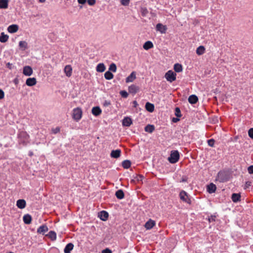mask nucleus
Listing matches in <instances>:
<instances>
[{
	"label": "nucleus",
	"instance_id": "obj_18",
	"mask_svg": "<svg viewBox=\"0 0 253 253\" xmlns=\"http://www.w3.org/2000/svg\"><path fill=\"white\" fill-rule=\"evenodd\" d=\"M216 189V187L215 184L212 183H210L209 185H207V191L210 193L212 194L215 192Z\"/></svg>",
	"mask_w": 253,
	"mask_h": 253
},
{
	"label": "nucleus",
	"instance_id": "obj_59",
	"mask_svg": "<svg viewBox=\"0 0 253 253\" xmlns=\"http://www.w3.org/2000/svg\"><path fill=\"white\" fill-rule=\"evenodd\" d=\"M133 107H136L138 105V103H137L136 101H133Z\"/></svg>",
	"mask_w": 253,
	"mask_h": 253
},
{
	"label": "nucleus",
	"instance_id": "obj_45",
	"mask_svg": "<svg viewBox=\"0 0 253 253\" xmlns=\"http://www.w3.org/2000/svg\"><path fill=\"white\" fill-rule=\"evenodd\" d=\"M214 140L213 139H210L208 140V145L211 147H213L214 144Z\"/></svg>",
	"mask_w": 253,
	"mask_h": 253
},
{
	"label": "nucleus",
	"instance_id": "obj_48",
	"mask_svg": "<svg viewBox=\"0 0 253 253\" xmlns=\"http://www.w3.org/2000/svg\"><path fill=\"white\" fill-rule=\"evenodd\" d=\"M249 136L252 139H253V128H250L248 131Z\"/></svg>",
	"mask_w": 253,
	"mask_h": 253
},
{
	"label": "nucleus",
	"instance_id": "obj_43",
	"mask_svg": "<svg viewBox=\"0 0 253 253\" xmlns=\"http://www.w3.org/2000/svg\"><path fill=\"white\" fill-rule=\"evenodd\" d=\"M120 94L123 98H127L128 95V93L126 90H121L120 92Z\"/></svg>",
	"mask_w": 253,
	"mask_h": 253
},
{
	"label": "nucleus",
	"instance_id": "obj_22",
	"mask_svg": "<svg viewBox=\"0 0 253 253\" xmlns=\"http://www.w3.org/2000/svg\"><path fill=\"white\" fill-rule=\"evenodd\" d=\"M64 72L68 77L72 75V68L71 65H66L64 68Z\"/></svg>",
	"mask_w": 253,
	"mask_h": 253
},
{
	"label": "nucleus",
	"instance_id": "obj_4",
	"mask_svg": "<svg viewBox=\"0 0 253 253\" xmlns=\"http://www.w3.org/2000/svg\"><path fill=\"white\" fill-rule=\"evenodd\" d=\"M83 114L82 110L80 107L74 108L73 110L72 118L77 122L82 118Z\"/></svg>",
	"mask_w": 253,
	"mask_h": 253
},
{
	"label": "nucleus",
	"instance_id": "obj_36",
	"mask_svg": "<svg viewBox=\"0 0 253 253\" xmlns=\"http://www.w3.org/2000/svg\"><path fill=\"white\" fill-rule=\"evenodd\" d=\"M104 77L105 79L110 80L113 78L114 75L110 71H108L104 74Z\"/></svg>",
	"mask_w": 253,
	"mask_h": 253
},
{
	"label": "nucleus",
	"instance_id": "obj_25",
	"mask_svg": "<svg viewBox=\"0 0 253 253\" xmlns=\"http://www.w3.org/2000/svg\"><path fill=\"white\" fill-rule=\"evenodd\" d=\"M241 195L239 193H233L231 196V199L234 203H237L240 201Z\"/></svg>",
	"mask_w": 253,
	"mask_h": 253
},
{
	"label": "nucleus",
	"instance_id": "obj_44",
	"mask_svg": "<svg viewBox=\"0 0 253 253\" xmlns=\"http://www.w3.org/2000/svg\"><path fill=\"white\" fill-rule=\"evenodd\" d=\"M216 216L215 215H211L208 217V220L210 222H214L215 221Z\"/></svg>",
	"mask_w": 253,
	"mask_h": 253
},
{
	"label": "nucleus",
	"instance_id": "obj_27",
	"mask_svg": "<svg viewBox=\"0 0 253 253\" xmlns=\"http://www.w3.org/2000/svg\"><path fill=\"white\" fill-rule=\"evenodd\" d=\"M136 78V75L134 72H132L126 79V83L132 82Z\"/></svg>",
	"mask_w": 253,
	"mask_h": 253
},
{
	"label": "nucleus",
	"instance_id": "obj_57",
	"mask_svg": "<svg viewBox=\"0 0 253 253\" xmlns=\"http://www.w3.org/2000/svg\"><path fill=\"white\" fill-rule=\"evenodd\" d=\"M78 2L80 4H84L86 3V0H78Z\"/></svg>",
	"mask_w": 253,
	"mask_h": 253
},
{
	"label": "nucleus",
	"instance_id": "obj_63",
	"mask_svg": "<svg viewBox=\"0 0 253 253\" xmlns=\"http://www.w3.org/2000/svg\"><path fill=\"white\" fill-rule=\"evenodd\" d=\"M130 253V252H128V253Z\"/></svg>",
	"mask_w": 253,
	"mask_h": 253
},
{
	"label": "nucleus",
	"instance_id": "obj_23",
	"mask_svg": "<svg viewBox=\"0 0 253 253\" xmlns=\"http://www.w3.org/2000/svg\"><path fill=\"white\" fill-rule=\"evenodd\" d=\"M32 219V216L29 214H25L23 217V221L26 224H30L31 223Z\"/></svg>",
	"mask_w": 253,
	"mask_h": 253
},
{
	"label": "nucleus",
	"instance_id": "obj_9",
	"mask_svg": "<svg viewBox=\"0 0 253 253\" xmlns=\"http://www.w3.org/2000/svg\"><path fill=\"white\" fill-rule=\"evenodd\" d=\"M128 90L129 93L134 94L139 90V87L135 84H131L128 87Z\"/></svg>",
	"mask_w": 253,
	"mask_h": 253
},
{
	"label": "nucleus",
	"instance_id": "obj_55",
	"mask_svg": "<svg viewBox=\"0 0 253 253\" xmlns=\"http://www.w3.org/2000/svg\"><path fill=\"white\" fill-rule=\"evenodd\" d=\"M6 66L7 68H9V69H12L13 66L12 63H10L9 62L7 63L6 65Z\"/></svg>",
	"mask_w": 253,
	"mask_h": 253
},
{
	"label": "nucleus",
	"instance_id": "obj_31",
	"mask_svg": "<svg viewBox=\"0 0 253 253\" xmlns=\"http://www.w3.org/2000/svg\"><path fill=\"white\" fill-rule=\"evenodd\" d=\"M153 47V44L151 41L146 42L143 45V47L145 50H148Z\"/></svg>",
	"mask_w": 253,
	"mask_h": 253
},
{
	"label": "nucleus",
	"instance_id": "obj_56",
	"mask_svg": "<svg viewBox=\"0 0 253 253\" xmlns=\"http://www.w3.org/2000/svg\"><path fill=\"white\" fill-rule=\"evenodd\" d=\"M187 179H188V178L186 176H184L182 177L181 179L180 180V182H185L187 181Z\"/></svg>",
	"mask_w": 253,
	"mask_h": 253
},
{
	"label": "nucleus",
	"instance_id": "obj_39",
	"mask_svg": "<svg viewBox=\"0 0 253 253\" xmlns=\"http://www.w3.org/2000/svg\"><path fill=\"white\" fill-rule=\"evenodd\" d=\"M134 180H136L138 182L142 181L143 179L144 178V176L140 174H135L133 176Z\"/></svg>",
	"mask_w": 253,
	"mask_h": 253
},
{
	"label": "nucleus",
	"instance_id": "obj_41",
	"mask_svg": "<svg viewBox=\"0 0 253 253\" xmlns=\"http://www.w3.org/2000/svg\"><path fill=\"white\" fill-rule=\"evenodd\" d=\"M141 12L143 16H146L148 13V10L146 7H141Z\"/></svg>",
	"mask_w": 253,
	"mask_h": 253
},
{
	"label": "nucleus",
	"instance_id": "obj_40",
	"mask_svg": "<svg viewBox=\"0 0 253 253\" xmlns=\"http://www.w3.org/2000/svg\"><path fill=\"white\" fill-rule=\"evenodd\" d=\"M109 71H111L113 72H116L117 70V66L114 63L110 64L109 68Z\"/></svg>",
	"mask_w": 253,
	"mask_h": 253
},
{
	"label": "nucleus",
	"instance_id": "obj_61",
	"mask_svg": "<svg viewBox=\"0 0 253 253\" xmlns=\"http://www.w3.org/2000/svg\"><path fill=\"white\" fill-rule=\"evenodd\" d=\"M40 2H44L45 1V0H39Z\"/></svg>",
	"mask_w": 253,
	"mask_h": 253
},
{
	"label": "nucleus",
	"instance_id": "obj_3",
	"mask_svg": "<svg viewBox=\"0 0 253 253\" xmlns=\"http://www.w3.org/2000/svg\"><path fill=\"white\" fill-rule=\"evenodd\" d=\"M216 179L221 183L225 182L229 180V175L225 171L220 170L218 172Z\"/></svg>",
	"mask_w": 253,
	"mask_h": 253
},
{
	"label": "nucleus",
	"instance_id": "obj_6",
	"mask_svg": "<svg viewBox=\"0 0 253 253\" xmlns=\"http://www.w3.org/2000/svg\"><path fill=\"white\" fill-rule=\"evenodd\" d=\"M180 199L183 202L188 204H191V199L189 198L187 192L184 190H182L179 193Z\"/></svg>",
	"mask_w": 253,
	"mask_h": 253
},
{
	"label": "nucleus",
	"instance_id": "obj_2",
	"mask_svg": "<svg viewBox=\"0 0 253 253\" xmlns=\"http://www.w3.org/2000/svg\"><path fill=\"white\" fill-rule=\"evenodd\" d=\"M179 159V153L177 150H172L171 151L170 156L168 158V161L171 164H175L178 161Z\"/></svg>",
	"mask_w": 253,
	"mask_h": 253
},
{
	"label": "nucleus",
	"instance_id": "obj_47",
	"mask_svg": "<svg viewBox=\"0 0 253 253\" xmlns=\"http://www.w3.org/2000/svg\"><path fill=\"white\" fill-rule=\"evenodd\" d=\"M86 1L89 5L92 6L95 4L96 0H86Z\"/></svg>",
	"mask_w": 253,
	"mask_h": 253
},
{
	"label": "nucleus",
	"instance_id": "obj_51",
	"mask_svg": "<svg viewBox=\"0 0 253 253\" xmlns=\"http://www.w3.org/2000/svg\"><path fill=\"white\" fill-rule=\"evenodd\" d=\"M102 253H112V252L109 248H106L102 251Z\"/></svg>",
	"mask_w": 253,
	"mask_h": 253
},
{
	"label": "nucleus",
	"instance_id": "obj_34",
	"mask_svg": "<svg viewBox=\"0 0 253 253\" xmlns=\"http://www.w3.org/2000/svg\"><path fill=\"white\" fill-rule=\"evenodd\" d=\"M122 165L124 169H127L131 166V162L128 160H125L122 162Z\"/></svg>",
	"mask_w": 253,
	"mask_h": 253
},
{
	"label": "nucleus",
	"instance_id": "obj_15",
	"mask_svg": "<svg viewBox=\"0 0 253 253\" xmlns=\"http://www.w3.org/2000/svg\"><path fill=\"white\" fill-rule=\"evenodd\" d=\"M19 27L17 25L12 24L8 26L7 31L10 33H14L18 30Z\"/></svg>",
	"mask_w": 253,
	"mask_h": 253
},
{
	"label": "nucleus",
	"instance_id": "obj_35",
	"mask_svg": "<svg viewBox=\"0 0 253 253\" xmlns=\"http://www.w3.org/2000/svg\"><path fill=\"white\" fill-rule=\"evenodd\" d=\"M205 51V48L204 46L201 45L199 46L196 49V53L198 55H201L204 53Z\"/></svg>",
	"mask_w": 253,
	"mask_h": 253
},
{
	"label": "nucleus",
	"instance_id": "obj_46",
	"mask_svg": "<svg viewBox=\"0 0 253 253\" xmlns=\"http://www.w3.org/2000/svg\"><path fill=\"white\" fill-rule=\"evenodd\" d=\"M111 105V101L110 100H105L103 103V105L104 107H108Z\"/></svg>",
	"mask_w": 253,
	"mask_h": 253
},
{
	"label": "nucleus",
	"instance_id": "obj_13",
	"mask_svg": "<svg viewBox=\"0 0 253 253\" xmlns=\"http://www.w3.org/2000/svg\"><path fill=\"white\" fill-rule=\"evenodd\" d=\"M26 205V201L24 199H19L17 201L16 206L20 209H23Z\"/></svg>",
	"mask_w": 253,
	"mask_h": 253
},
{
	"label": "nucleus",
	"instance_id": "obj_16",
	"mask_svg": "<svg viewBox=\"0 0 253 253\" xmlns=\"http://www.w3.org/2000/svg\"><path fill=\"white\" fill-rule=\"evenodd\" d=\"M37 83L36 79L35 78H28L26 81V84L29 86H32Z\"/></svg>",
	"mask_w": 253,
	"mask_h": 253
},
{
	"label": "nucleus",
	"instance_id": "obj_32",
	"mask_svg": "<svg viewBox=\"0 0 253 253\" xmlns=\"http://www.w3.org/2000/svg\"><path fill=\"white\" fill-rule=\"evenodd\" d=\"M46 236L48 237L52 241L56 239V233L54 231H50Z\"/></svg>",
	"mask_w": 253,
	"mask_h": 253
},
{
	"label": "nucleus",
	"instance_id": "obj_33",
	"mask_svg": "<svg viewBox=\"0 0 253 253\" xmlns=\"http://www.w3.org/2000/svg\"><path fill=\"white\" fill-rule=\"evenodd\" d=\"M174 70L175 72L179 73L182 71V66L180 64L176 63L174 65Z\"/></svg>",
	"mask_w": 253,
	"mask_h": 253
},
{
	"label": "nucleus",
	"instance_id": "obj_5",
	"mask_svg": "<svg viewBox=\"0 0 253 253\" xmlns=\"http://www.w3.org/2000/svg\"><path fill=\"white\" fill-rule=\"evenodd\" d=\"M176 74L172 71V70H169L168 71L165 75V78L167 79V80L170 82L172 83V82L176 80Z\"/></svg>",
	"mask_w": 253,
	"mask_h": 253
},
{
	"label": "nucleus",
	"instance_id": "obj_12",
	"mask_svg": "<svg viewBox=\"0 0 253 253\" xmlns=\"http://www.w3.org/2000/svg\"><path fill=\"white\" fill-rule=\"evenodd\" d=\"M155 224L156 223L154 220L150 219L148 221H147L145 223L144 227L146 229L150 230L152 229L153 227V226H155Z\"/></svg>",
	"mask_w": 253,
	"mask_h": 253
},
{
	"label": "nucleus",
	"instance_id": "obj_24",
	"mask_svg": "<svg viewBox=\"0 0 253 253\" xmlns=\"http://www.w3.org/2000/svg\"><path fill=\"white\" fill-rule=\"evenodd\" d=\"M154 105L152 103H151L150 102H147L145 104V109L146 110L152 113L154 110Z\"/></svg>",
	"mask_w": 253,
	"mask_h": 253
},
{
	"label": "nucleus",
	"instance_id": "obj_38",
	"mask_svg": "<svg viewBox=\"0 0 253 253\" xmlns=\"http://www.w3.org/2000/svg\"><path fill=\"white\" fill-rule=\"evenodd\" d=\"M19 46L20 48H22L23 50L26 49L27 48V43L25 41H20L19 42Z\"/></svg>",
	"mask_w": 253,
	"mask_h": 253
},
{
	"label": "nucleus",
	"instance_id": "obj_7",
	"mask_svg": "<svg viewBox=\"0 0 253 253\" xmlns=\"http://www.w3.org/2000/svg\"><path fill=\"white\" fill-rule=\"evenodd\" d=\"M33 73V69L29 66H26L23 68V74L26 76H30Z\"/></svg>",
	"mask_w": 253,
	"mask_h": 253
},
{
	"label": "nucleus",
	"instance_id": "obj_20",
	"mask_svg": "<svg viewBox=\"0 0 253 253\" xmlns=\"http://www.w3.org/2000/svg\"><path fill=\"white\" fill-rule=\"evenodd\" d=\"M101 110L99 106H95L92 108L91 112L95 116H98L101 113Z\"/></svg>",
	"mask_w": 253,
	"mask_h": 253
},
{
	"label": "nucleus",
	"instance_id": "obj_26",
	"mask_svg": "<svg viewBox=\"0 0 253 253\" xmlns=\"http://www.w3.org/2000/svg\"><path fill=\"white\" fill-rule=\"evenodd\" d=\"M106 69L105 65L103 63L98 64L96 68V70L98 72H103Z\"/></svg>",
	"mask_w": 253,
	"mask_h": 253
},
{
	"label": "nucleus",
	"instance_id": "obj_21",
	"mask_svg": "<svg viewBox=\"0 0 253 253\" xmlns=\"http://www.w3.org/2000/svg\"><path fill=\"white\" fill-rule=\"evenodd\" d=\"M188 100L190 104H194L198 102V98L196 95L192 94L189 96Z\"/></svg>",
	"mask_w": 253,
	"mask_h": 253
},
{
	"label": "nucleus",
	"instance_id": "obj_52",
	"mask_svg": "<svg viewBox=\"0 0 253 253\" xmlns=\"http://www.w3.org/2000/svg\"><path fill=\"white\" fill-rule=\"evenodd\" d=\"M60 131V128L59 127H56V128L52 129V132L53 133L56 134Z\"/></svg>",
	"mask_w": 253,
	"mask_h": 253
},
{
	"label": "nucleus",
	"instance_id": "obj_17",
	"mask_svg": "<svg viewBox=\"0 0 253 253\" xmlns=\"http://www.w3.org/2000/svg\"><path fill=\"white\" fill-rule=\"evenodd\" d=\"M121 151L120 149L112 150L111 152L110 156L112 158L117 159L121 156Z\"/></svg>",
	"mask_w": 253,
	"mask_h": 253
},
{
	"label": "nucleus",
	"instance_id": "obj_10",
	"mask_svg": "<svg viewBox=\"0 0 253 253\" xmlns=\"http://www.w3.org/2000/svg\"><path fill=\"white\" fill-rule=\"evenodd\" d=\"M132 124V121L131 118L128 117H125L122 120V125L124 126H129Z\"/></svg>",
	"mask_w": 253,
	"mask_h": 253
},
{
	"label": "nucleus",
	"instance_id": "obj_11",
	"mask_svg": "<svg viewBox=\"0 0 253 253\" xmlns=\"http://www.w3.org/2000/svg\"><path fill=\"white\" fill-rule=\"evenodd\" d=\"M156 29L157 31L160 32L162 34L165 33L167 29L166 26L163 25L161 23L157 24L156 25Z\"/></svg>",
	"mask_w": 253,
	"mask_h": 253
},
{
	"label": "nucleus",
	"instance_id": "obj_1",
	"mask_svg": "<svg viewBox=\"0 0 253 253\" xmlns=\"http://www.w3.org/2000/svg\"><path fill=\"white\" fill-rule=\"evenodd\" d=\"M18 137L19 143L23 145H26L29 142V135L26 131H20L18 135Z\"/></svg>",
	"mask_w": 253,
	"mask_h": 253
},
{
	"label": "nucleus",
	"instance_id": "obj_53",
	"mask_svg": "<svg viewBox=\"0 0 253 253\" xmlns=\"http://www.w3.org/2000/svg\"><path fill=\"white\" fill-rule=\"evenodd\" d=\"M4 96V91L0 89V99H3Z\"/></svg>",
	"mask_w": 253,
	"mask_h": 253
},
{
	"label": "nucleus",
	"instance_id": "obj_37",
	"mask_svg": "<svg viewBox=\"0 0 253 253\" xmlns=\"http://www.w3.org/2000/svg\"><path fill=\"white\" fill-rule=\"evenodd\" d=\"M8 39V36L7 35H5L4 33H1L0 36V42H5L7 41Z\"/></svg>",
	"mask_w": 253,
	"mask_h": 253
},
{
	"label": "nucleus",
	"instance_id": "obj_49",
	"mask_svg": "<svg viewBox=\"0 0 253 253\" xmlns=\"http://www.w3.org/2000/svg\"><path fill=\"white\" fill-rule=\"evenodd\" d=\"M129 0H121V3L123 5H127L129 4Z\"/></svg>",
	"mask_w": 253,
	"mask_h": 253
},
{
	"label": "nucleus",
	"instance_id": "obj_19",
	"mask_svg": "<svg viewBox=\"0 0 253 253\" xmlns=\"http://www.w3.org/2000/svg\"><path fill=\"white\" fill-rule=\"evenodd\" d=\"M74 247V245L72 243L67 244L64 249V253H71V252L73 249Z\"/></svg>",
	"mask_w": 253,
	"mask_h": 253
},
{
	"label": "nucleus",
	"instance_id": "obj_60",
	"mask_svg": "<svg viewBox=\"0 0 253 253\" xmlns=\"http://www.w3.org/2000/svg\"><path fill=\"white\" fill-rule=\"evenodd\" d=\"M14 83H15V84H16L17 83V82H18V80H17V79H15V80H14Z\"/></svg>",
	"mask_w": 253,
	"mask_h": 253
},
{
	"label": "nucleus",
	"instance_id": "obj_58",
	"mask_svg": "<svg viewBox=\"0 0 253 253\" xmlns=\"http://www.w3.org/2000/svg\"><path fill=\"white\" fill-rule=\"evenodd\" d=\"M179 121V119H178V118H172V121L173 122V123H176L177 122Z\"/></svg>",
	"mask_w": 253,
	"mask_h": 253
},
{
	"label": "nucleus",
	"instance_id": "obj_50",
	"mask_svg": "<svg viewBox=\"0 0 253 253\" xmlns=\"http://www.w3.org/2000/svg\"><path fill=\"white\" fill-rule=\"evenodd\" d=\"M248 171L250 174H253V165L250 166L248 167Z\"/></svg>",
	"mask_w": 253,
	"mask_h": 253
},
{
	"label": "nucleus",
	"instance_id": "obj_30",
	"mask_svg": "<svg viewBox=\"0 0 253 253\" xmlns=\"http://www.w3.org/2000/svg\"><path fill=\"white\" fill-rule=\"evenodd\" d=\"M8 0H0V8L5 9L8 7Z\"/></svg>",
	"mask_w": 253,
	"mask_h": 253
},
{
	"label": "nucleus",
	"instance_id": "obj_54",
	"mask_svg": "<svg viewBox=\"0 0 253 253\" xmlns=\"http://www.w3.org/2000/svg\"><path fill=\"white\" fill-rule=\"evenodd\" d=\"M251 185V182L250 181H247L245 185V189H247Z\"/></svg>",
	"mask_w": 253,
	"mask_h": 253
},
{
	"label": "nucleus",
	"instance_id": "obj_8",
	"mask_svg": "<svg viewBox=\"0 0 253 253\" xmlns=\"http://www.w3.org/2000/svg\"><path fill=\"white\" fill-rule=\"evenodd\" d=\"M98 216L100 218V219L102 221H106L109 216V214L108 212L105 211H101L98 213Z\"/></svg>",
	"mask_w": 253,
	"mask_h": 253
},
{
	"label": "nucleus",
	"instance_id": "obj_42",
	"mask_svg": "<svg viewBox=\"0 0 253 253\" xmlns=\"http://www.w3.org/2000/svg\"><path fill=\"white\" fill-rule=\"evenodd\" d=\"M175 115L177 117L179 118L181 116L180 109L178 107L175 108Z\"/></svg>",
	"mask_w": 253,
	"mask_h": 253
},
{
	"label": "nucleus",
	"instance_id": "obj_29",
	"mask_svg": "<svg viewBox=\"0 0 253 253\" xmlns=\"http://www.w3.org/2000/svg\"><path fill=\"white\" fill-rule=\"evenodd\" d=\"M146 132L152 133L155 130V126L152 125H147L144 128Z\"/></svg>",
	"mask_w": 253,
	"mask_h": 253
},
{
	"label": "nucleus",
	"instance_id": "obj_62",
	"mask_svg": "<svg viewBox=\"0 0 253 253\" xmlns=\"http://www.w3.org/2000/svg\"><path fill=\"white\" fill-rule=\"evenodd\" d=\"M33 152H30L29 153V155H30V156H32V155H33Z\"/></svg>",
	"mask_w": 253,
	"mask_h": 253
},
{
	"label": "nucleus",
	"instance_id": "obj_14",
	"mask_svg": "<svg viewBox=\"0 0 253 253\" xmlns=\"http://www.w3.org/2000/svg\"><path fill=\"white\" fill-rule=\"evenodd\" d=\"M48 230L47 226L46 225H42L40 226L37 229V233L44 235Z\"/></svg>",
	"mask_w": 253,
	"mask_h": 253
},
{
	"label": "nucleus",
	"instance_id": "obj_28",
	"mask_svg": "<svg viewBox=\"0 0 253 253\" xmlns=\"http://www.w3.org/2000/svg\"><path fill=\"white\" fill-rule=\"evenodd\" d=\"M115 196L118 199L121 200L124 198L125 194L123 190L120 189L116 192Z\"/></svg>",
	"mask_w": 253,
	"mask_h": 253
}]
</instances>
